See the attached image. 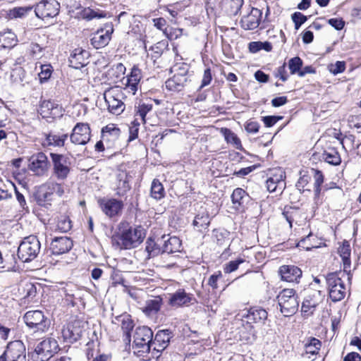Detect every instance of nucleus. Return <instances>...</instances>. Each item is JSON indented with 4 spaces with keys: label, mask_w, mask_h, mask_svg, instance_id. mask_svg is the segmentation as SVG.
<instances>
[{
    "label": "nucleus",
    "mask_w": 361,
    "mask_h": 361,
    "mask_svg": "<svg viewBox=\"0 0 361 361\" xmlns=\"http://www.w3.org/2000/svg\"><path fill=\"white\" fill-rule=\"evenodd\" d=\"M40 250V243L35 235L25 238L18 248V257L23 262L33 260Z\"/></svg>",
    "instance_id": "nucleus-5"
},
{
    "label": "nucleus",
    "mask_w": 361,
    "mask_h": 361,
    "mask_svg": "<svg viewBox=\"0 0 361 361\" xmlns=\"http://www.w3.org/2000/svg\"><path fill=\"white\" fill-rule=\"evenodd\" d=\"M328 23L337 30H342L345 25V22L341 18H331Z\"/></svg>",
    "instance_id": "nucleus-57"
},
{
    "label": "nucleus",
    "mask_w": 361,
    "mask_h": 361,
    "mask_svg": "<svg viewBox=\"0 0 361 361\" xmlns=\"http://www.w3.org/2000/svg\"><path fill=\"white\" fill-rule=\"evenodd\" d=\"M37 293L36 286L32 283H25L23 286L25 298H33Z\"/></svg>",
    "instance_id": "nucleus-48"
},
{
    "label": "nucleus",
    "mask_w": 361,
    "mask_h": 361,
    "mask_svg": "<svg viewBox=\"0 0 361 361\" xmlns=\"http://www.w3.org/2000/svg\"><path fill=\"white\" fill-rule=\"evenodd\" d=\"M73 247L72 240L68 237L55 238L51 243V250L53 255H59L68 252Z\"/></svg>",
    "instance_id": "nucleus-21"
},
{
    "label": "nucleus",
    "mask_w": 361,
    "mask_h": 361,
    "mask_svg": "<svg viewBox=\"0 0 361 361\" xmlns=\"http://www.w3.org/2000/svg\"><path fill=\"white\" fill-rule=\"evenodd\" d=\"M104 98L109 112L114 115H120L125 109L124 94L121 88L114 87L106 90Z\"/></svg>",
    "instance_id": "nucleus-4"
},
{
    "label": "nucleus",
    "mask_w": 361,
    "mask_h": 361,
    "mask_svg": "<svg viewBox=\"0 0 361 361\" xmlns=\"http://www.w3.org/2000/svg\"><path fill=\"white\" fill-rule=\"evenodd\" d=\"M210 220L211 218L207 208L201 206L195 216L192 225L197 230L202 231L208 228Z\"/></svg>",
    "instance_id": "nucleus-22"
},
{
    "label": "nucleus",
    "mask_w": 361,
    "mask_h": 361,
    "mask_svg": "<svg viewBox=\"0 0 361 361\" xmlns=\"http://www.w3.org/2000/svg\"><path fill=\"white\" fill-rule=\"evenodd\" d=\"M259 125L256 121H249L245 126V130L250 133H256L259 131Z\"/></svg>",
    "instance_id": "nucleus-64"
},
{
    "label": "nucleus",
    "mask_w": 361,
    "mask_h": 361,
    "mask_svg": "<svg viewBox=\"0 0 361 361\" xmlns=\"http://www.w3.org/2000/svg\"><path fill=\"white\" fill-rule=\"evenodd\" d=\"M0 361H27L24 343L19 340L10 342L0 356Z\"/></svg>",
    "instance_id": "nucleus-8"
},
{
    "label": "nucleus",
    "mask_w": 361,
    "mask_h": 361,
    "mask_svg": "<svg viewBox=\"0 0 361 361\" xmlns=\"http://www.w3.org/2000/svg\"><path fill=\"white\" fill-rule=\"evenodd\" d=\"M171 332L169 329L159 331L153 340L154 343H159L162 345V348H166L171 338Z\"/></svg>",
    "instance_id": "nucleus-39"
},
{
    "label": "nucleus",
    "mask_w": 361,
    "mask_h": 361,
    "mask_svg": "<svg viewBox=\"0 0 361 361\" xmlns=\"http://www.w3.org/2000/svg\"><path fill=\"white\" fill-rule=\"evenodd\" d=\"M322 343L316 338H310L305 344L306 354L317 355L321 348Z\"/></svg>",
    "instance_id": "nucleus-36"
},
{
    "label": "nucleus",
    "mask_w": 361,
    "mask_h": 361,
    "mask_svg": "<svg viewBox=\"0 0 361 361\" xmlns=\"http://www.w3.org/2000/svg\"><path fill=\"white\" fill-rule=\"evenodd\" d=\"M38 111L43 118H59L63 114L62 106L50 100L42 101Z\"/></svg>",
    "instance_id": "nucleus-17"
},
{
    "label": "nucleus",
    "mask_w": 361,
    "mask_h": 361,
    "mask_svg": "<svg viewBox=\"0 0 361 361\" xmlns=\"http://www.w3.org/2000/svg\"><path fill=\"white\" fill-rule=\"evenodd\" d=\"M97 202L104 214L110 218L120 215L123 208V202L115 198H102Z\"/></svg>",
    "instance_id": "nucleus-13"
},
{
    "label": "nucleus",
    "mask_w": 361,
    "mask_h": 361,
    "mask_svg": "<svg viewBox=\"0 0 361 361\" xmlns=\"http://www.w3.org/2000/svg\"><path fill=\"white\" fill-rule=\"evenodd\" d=\"M165 10L169 12L172 17L175 18L180 11H183V7L179 3H175L166 6L165 7Z\"/></svg>",
    "instance_id": "nucleus-52"
},
{
    "label": "nucleus",
    "mask_w": 361,
    "mask_h": 361,
    "mask_svg": "<svg viewBox=\"0 0 361 361\" xmlns=\"http://www.w3.org/2000/svg\"><path fill=\"white\" fill-rule=\"evenodd\" d=\"M121 130L115 124L110 123L102 130V137L103 140H115L118 138Z\"/></svg>",
    "instance_id": "nucleus-33"
},
{
    "label": "nucleus",
    "mask_w": 361,
    "mask_h": 361,
    "mask_svg": "<svg viewBox=\"0 0 361 361\" xmlns=\"http://www.w3.org/2000/svg\"><path fill=\"white\" fill-rule=\"evenodd\" d=\"M281 116H267L262 117V121L266 127L270 128L276 123L278 121L281 119Z\"/></svg>",
    "instance_id": "nucleus-55"
},
{
    "label": "nucleus",
    "mask_w": 361,
    "mask_h": 361,
    "mask_svg": "<svg viewBox=\"0 0 361 361\" xmlns=\"http://www.w3.org/2000/svg\"><path fill=\"white\" fill-rule=\"evenodd\" d=\"M313 173L314 183V190L315 195H319L321 192L320 186L324 182V176L322 173L317 169H312Z\"/></svg>",
    "instance_id": "nucleus-46"
},
{
    "label": "nucleus",
    "mask_w": 361,
    "mask_h": 361,
    "mask_svg": "<svg viewBox=\"0 0 361 361\" xmlns=\"http://www.w3.org/2000/svg\"><path fill=\"white\" fill-rule=\"evenodd\" d=\"M292 20L295 25V29L298 30L300 27L307 20V18L300 12H295L292 15Z\"/></svg>",
    "instance_id": "nucleus-50"
},
{
    "label": "nucleus",
    "mask_w": 361,
    "mask_h": 361,
    "mask_svg": "<svg viewBox=\"0 0 361 361\" xmlns=\"http://www.w3.org/2000/svg\"><path fill=\"white\" fill-rule=\"evenodd\" d=\"M146 251L149 253V256H154L157 255L159 252V250L157 248H154L155 243L154 240L151 239H148L146 242Z\"/></svg>",
    "instance_id": "nucleus-56"
},
{
    "label": "nucleus",
    "mask_w": 361,
    "mask_h": 361,
    "mask_svg": "<svg viewBox=\"0 0 361 361\" xmlns=\"http://www.w3.org/2000/svg\"><path fill=\"white\" fill-rule=\"evenodd\" d=\"M41 71L39 73V80L40 83L47 82L51 77L53 68L50 64H44L40 66Z\"/></svg>",
    "instance_id": "nucleus-45"
},
{
    "label": "nucleus",
    "mask_w": 361,
    "mask_h": 361,
    "mask_svg": "<svg viewBox=\"0 0 361 361\" xmlns=\"http://www.w3.org/2000/svg\"><path fill=\"white\" fill-rule=\"evenodd\" d=\"M195 301L192 295L188 293L183 289H178L174 293H173L169 300V303L172 307H181L188 306L190 304H192Z\"/></svg>",
    "instance_id": "nucleus-19"
},
{
    "label": "nucleus",
    "mask_w": 361,
    "mask_h": 361,
    "mask_svg": "<svg viewBox=\"0 0 361 361\" xmlns=\"http://www.w3.org/2000/svg\"><path fill=\"white\" fill-rule=\"evenodd\" d=\"M171 72H174V74L177 75H182V77L188 78L187 74L188 72V67L184 63L178 64L171 68Z\"/></svg>",
    "instance_id": "nucleus-51"
},
{
    "label": "nucleus",
    "mask_w": 361,
    "mask_h": 361,
    "mask_svg": "<svg viewBox=\"0 0 361 361\" xmlns=\"http://www.w3.org/2000/svg\"><path fill=\"white\" fill-rule=\"evenodd\" d=\"M151 348L153 347V352H151L150 356L151 359L152 357H158L159 356V353H161L162 350H164L166 348H162V345H160V343H154V341L152 340L151 343Z\"/></svg>",
    "instance_id": "nucleus-59"
},
{
    "label": "nucleus",
    "mask_w": 361,
    "mask_h": 361,
    "mask_svg": "<svg viewBox=\"0 0 361 361\" xmlns=\"http://www.w3.org/2000/svg\"><path fill=\"white\" fill-rule=\"evenodd\" d=\"M28 169L37 176L44 175L50 166L47 157L43 152L32 154L28 159Z\"/></svg>",
    "instance_id": "nucleus-11"
},
{
    "label": "nucleus",
    "mask_w": 361,
    "mask_h": 361,
    "mask_svg": "<svg viewBox=\"0 0 361 361\" xmlns=\"http://www.w3.org/2000/svg\"><path fill=\"white\" fill-rule=\"evenodd\" d=\"M224 131V137L225 140L228 143H231L234 145L237 149H240L241 147V142L240 139L237 137V135L232 132L231 130L225 128Z\"/></svg>",
    "instance_id": "nucleus-44"
},
{
    "label": "nucleus",
    "mask_w": 361,
    "mask_h": 361,
    "mask_svg": "<svg viewBox=\"0 0 361 361\" xmlns=\"http://www.w3.org/2000/svg\"><path fill=\"white\" fill-rule=\"evenodd\" d=\"M245 260L241 258H238L235 260L230 261L224 265V271L226 274H230L236 271L239 265L243 263Z\"/></svg>",
    "instance_id": "nucleus-47"
},
{
    "label": "nucleus",
    "mask_w": 361,
    "mask_h": 361,
    "mask_svg": "<svg viewBox=\"0 0 361 361\" xmlns=\"http://www.w3.org/2000/svg\"><path fill=\"white\" fill-rule=\"evenodd\" d=\"M60 11V4L56 0H41L35 6V16L42 20L56 16Z\"/></svg>",
    "instance_id": "nucleus-9"
},
{
    "label": "nucleus",
    "mask_w": 361,
    "mask_h": 361,
    "mask_svg": "<svg viewBox=\"0 0 361 361\" xmlns=\"http://www.w3.org/2000/svg\"><path fill=\"white\" fill-rule=\"evenodd\" d=\"M222 274L220 271L210 276L208 280V284L213 288H217V281L221 278Z\"/></svg>",
    "instance_id": "nucleus-61"
},
{
    "label": "nucleus",
    "mask_w": 361,
    "mask_h": 361,
    "mask_svg": "<svg viewBox=\"0 0 361 361\" xmlns=\"http://www.w3.org/2000/svg\"><path fill=\"white\" fill-rule=\"evenodd\" d=\"M246 195V192L242 188H236L233 190L231 199L233 204H238L240 205L242 204V200L245 197Z\"/></svg>",
    "instance_id": "nucleus-49"
},
{
    "label": "nucleus",
    "mask_w": 361,
    "mask_h": 361,
    "mask_svg": "<svg viewBox=\"0 0 361 361\" xmlns=\"http://www.w3.org/2000/svg\"><path fill=\"white\" fill-rule=\"evenodd\" d=\"M114 32V26L112 23H108L104 28L97 30L92 35L90 39L91 44L95 49H100L106 47L111 39V35Z\"/></svg>",
    "instance_id": "nucleus-14"
},
{
    "label": "nucleus",
    "mask_w": 361,
    "mask_h": 361,
    "mask_svg": "<svg viewBox=\"0 0 361 361\" xmlns=\"http://www.w3.org/2000/svg\"><path fill=\"white\" fill-rule=\"evenodd\" d=\"M153 108V104L151 102H140L135 106V118L133 121V124L139 126L140 123H146V116L148 113L151 112Z\"/></svg>",
    "instance_id": "nucleus-25"
},
{
    "label": "nucleus",
    "mask_w": 361,
    "mask_h": 361,
    "mask_svg": "<svg viewBox=\"0 0 361 361\" xmlns=\"http://www.w3.org/2000/svg\"><path fill=\"white\" fill-rule=\"evenodd\" d=\"M312 236V235L311 233L307 235L298 243V246L306 249L307 250H310L312 247H316L317 246L315 245L309 243Z\"/></svg>",
    "instance_id": "nucleus-54"
},
{
    "label": "nucleus",
    "mask_w": 361,
    "mask_h": 361,
    "mask_svg": "<svg viewBox=\"0 0 361 361\" xmlns=\"http://www.w3.org/2000/svg\"><path fill=\"white\" fill-rule=\"evenodd\" d=\"M276 298L280 310L285 317L293 315L297 312L299 302L295 290L292 288L283 289L279 293Z\"/></svg>",
    "instance_id": "nucleus-3"
},
{
    "label": "nucleus",
    "mask_w": 361,
    "mask_h": 361,
    "mask_svg": "<svg viewBox=\"0 0 361 361\" xmlns=\"http://www.w3.org/2000/svg\"><path fill=\"white\" fill-rule=\"evenodd\" d=\"M279 273L283 281L290 283H298L302 276L300 268L293 265H283L280 267Z\"/></svg>",
    "instance_id": "nucleus-20"
},
{
    "label": "nucleus",
    "mask_w": 361,
    "mask_h": 361,
    "mask_svg": "<svg viewBox=\"0 0 361 361\" xmlns=\"http://www.w3.org/2000/svg\"><path fill=\"white\" fill-rule=\"evenodd\" d=\"M42 188L44 190L43 197L46 200H51L52 195L54 194L61 197L64 192L62 185L54 181L47 182Z\"/></svg>",
    "instance_id": "nucleus-26"
},
{
    "label": "nucleus",
    "mask_w": 361,
    "mask_h": 361,
    "mask_svg": "<svg viewBox=\"0 0 361 361\" xmlns=\"http://www.w3.org/2000/svg\"><path fill=\"white\" fill-rule=\"evenodd\" d=\"M180 247L181 240L176 236H171L164 240L162 252L168 254L180 252Z\"/></svg>",
    "instance_id": "nucleus-30"
},
{
    "label": "nucleus",
    "mask_w": 361,
    "mask_h": 361,
    "mask_svg": "<svg viewBox=\"0 0 361 361\" xmlns=\"http://www.w3.org/2000/svg\"><path fill=\"white\" fill-rule=\"evenodd\" d=\"M71 228V222L66 216H61L58 218L55 230L62 233L68 232Z\"/></svg>",
    "instance_id": "nucleus-42"
},
{
    "label": "nucleus",
    "mask_w": 361,
    "mask_h": 361,
    "mask_svg": "<svg viewBox=\"0 0 361 361\" xmlns=\"http://www.w3.org/2000/svg\"><path fill=\"white\" fill-rule=\"evenodd\" d=\"M67 137V135H57L54 134H49L47 135L46 140L43 145L44 146L61 147L64 145V142Z\"/></svg>",
    "instance_id": "nucleus-35"
},
{
    "label": "nucleus",
    "mask_w": 361,
    "mask_h": 361,
    "mask_svg": "<svg viewBox=\"0 0 361 361\" xmlns=\"http://www.w3.org/2000/svg\"><path fill=\"white\" fill-rule=\"evenodd\" d=\"M162 305V299L159 296L154 297L152 299L147 300L145 306L141 309L147 316H153L156 314Z\"/></svg>",
    "instance_id": "nucleus-28"
},
{
    "label": "nucleus",
    "mask_w": 361,
    "mask_h": 361,
    "mask_svg": "<svg viewBox=\"0 0 361 361\" xmlns=\"http://www.w3.org/2000/svg\"><path fill=\"white\" fill-rule=\"evenodd\" d=\"M17 37L11 30L0 33V47L2 48H11L16 44Z\"/></svg>",
    "instance_id": "nucleus-32"
},
{
    "label": "nucleus",
    "mask_w": 361,
    "mask_h": 361,
    "mask_svg": "<svg viewBox=\"0 0 361 361\" xmlns=\"http://www.w3.org/2000/svg\"><path fill=\"white\" fill-rule=\"evenodd\" d=\"M320 301V292L314 291L312 295H309L305 298L302 303V312L307 316L312 314Z\"/></svg>",
    "instance_id": "nucleus-23"
},
{
    "label": "nucleus",
    "mask_w": 361,
    "mask_h": 361,
    "mask_svg": "<svg viewBox=\"0 0 361 361\" xmlns=\"http://www.w3.org/2000/svg\"><path fill=\"white\" fill-rule=\"evenodd\" d=\"M338 252L342 259L350 258V248L349 244H343V246L340 247Z\"/></svg>",
    "instance_id": "nucleus-63"
},
{
    "label": "nucleus",
    "mask_w": 361,
    "mask_h": 361,
    "mask_svg": "<svg viewBox=\"0 0 361 361\" xmlns=\"http://www.w3.org/2000/svg\"><path fill=\"white\" fill-rule=\"evenodd\" d=\"M145 237V231L142 226H130L122 231L120 240L121 247L131 249L142 243Z\"/></svg>",
    "instance_id": "nucleus-6"
},
{
    "label": "nucleus",
    "mask_w": 361,
    "mask_h": 361,
    "mask_svg": "<svg viewBox=\"0 0 361 361\" xmlns=\"http://www.w3.org/2000/svg\"><path fill=\"white\" fill-rule=\"evenodd\" d=\"M90 137L91 130L87 123H78L70 135L71 142L80 145H86L90 141Z\"/></svg>",
    "instance_id": "nucleus-12"
},
{
    "label": "nucleus",
    "mask_w": 361,
    "mask_h": 361,
    "mask_svg": "<svg viewBox=\"0 0 361 361\" xmlns=\"http://www.w3.org/2000/svg\"><path fill=\"white\" fill-rule=\"evenodd\" d=\"M247 322L263 323L267 318V312L265 310L261 308H251L246 317Z\"/></svg>",
    "instance_id": "nucleus-29"
},
{
    "label": "nucleus",
    "mask_w": 361,
    "mask_h": 361,
    "mask_svg": "<svg viewBox=\"0 0 361 361\" xmlns=\"http://www.w3.org/2000/svg\"><path fill=\"white\" fill-rule=\"evenodd\" d=\"M107 13L104 11H101L99 9H92L90 8H85L82 11V17L83 18L90 20L94 18H104L107 17Z\"/></svg>",
    "instance_id": "nucleus-37"
},
{
    "label": "nucleus",
    "mask_w": 361,
    "mask_h": 361,
    "mask_svg": "<svg viewBox=\"0 0 361 361\" xmlns=\"http://www.w3.org/2000/svg\"><path fill=\"white\" fill-rule=\"evenodd\" d=\"M43 49V47H42L39 44L36 42H31L26 45V54L30 59H36L42 56Z\"/></svg>",
    "instance_id": "nucleus-40"
},
{
    "label": "nucleus",
    "mask_w": 361,
    "mask_h": 361,
    "mask_svg": "<svg viewBox=\"0 0 361 361\" xmlns=\"http://www.w3.org/2000/svg\"><path fill=\"white\" fill-rule=\"evenodd\" d=\"M133 328V323L130 319H123L121 324V329L127 337L130 336V332Z\"/></svg>",
    "instance_id": "nucleus-53"
},
{
    "label": "nucleus",
    "mask_w": 361,
    "mask_h": 361,
    "mask_svg": "<svg viewBox=\"0 0 361 361\" xmlns=\"http://www.w3.org/2000/svg\"><path fill=\"white\" fill-rule=\"evenodd\" d=\"M58 350L57 341L54 338H47L37 344L35 353L38 356L37 361H47L57 353Z\"/></svg>",
    "instance_id": "nucleus-10"
},
{
    "label": "nucleus",
    "mask_w": 361,
    "mask_h": 361,
    "mask_svg": "<svg viewBox=\"0 0 361 361\" xmlns=\"http://www.w3.org/2000/svg\"><path fill=\"white\" fill-rule=\"evenodd\" d=\"M303 62L302 59L298 57L295 56L292 59H290L288 61V68L290 70V72L292 75L298 74L299 75V72L300 71L302 67Z\"/></svg>",
    "instance_id": "nucleus-43"
},
{
    "label": "nucleus",
    "mask_w": 361,
    "mask_h": 361,
    "mask_svg": "<svg viewBox=\"0 0 361 361\" xmlns=\"http://www.w3.org/2000/svg\"><path fill=\"white\" fill-rule=\"evenodd\" d=\"M26 325L33 329L34 332H46L49 327V322L40 310L27 312L24 315Z\"/></svg>",
    "instance_id": "nucleus-7"
},
{
    "label": "nucleus",
    "mask_w": 361,
    "mask_h": 361,
    "mask_svg": "<svg viewBox=\"0 0 361 361\" xmlns=\"http://www.w3.org/2000/svg\"><path fill=\"white\" fill-rule=\"evenodd\" d=\"M153 333L145 326L137 327L134 334V353L142 360H151V343Z\"/></svg>",
    "instance_id": "nucleus-1"
},
{
    "label": "nucleus",
    "mask_w": 361,
    "mask_h": 361,
    "mask_svg": "<svg viewBox=\"0 0 361 361\" xmlns=\"http://www.w3.org/2000/svg\"><path fill=\"white\" fill-rule=\"evenodd\" d=\"M50 155L54 165V175L58 180H65L70 173V169L65 157L54 153H51Z\"/></svg>",
    "instance_id": "nucleus-16"
},
{
    "label": "nucleus",
    "mask_w": 361,
    "mask_h": 361,
    "mask_svg": "<svg viewBox=\"0 0 361 361\" xmlns=\"http://www.w3.org/2000/svg\"><path fill=\"white\" fill-rule=\"evenodd\" d=\"M87 52L81 49H75L69 59L71 66L75 69L85 66L87 63Z\"/></svg>",
    "instance_id": "nucleus-27"
},
{
    "label": "nucleus",
    "mask_w": 361,
    "mask_h": 361,
    "mask_svg": "<svg viewBox=\"0 0 361 361\" xmlns=\"http://www.w3.org/2000/svg\"><path fill=\"white\" fill-rule=\"evenodd\" d=\"M141 80V71L134 66L130 75L127 76L126 82H125V89L130 93L135 94L138 90L140 81Z\"/></svg>",
    "instance_id": "nucleus-24"
},
{
    "label": "nucleus",
    "mask_w": 361,
    "mask_h": 361,
    "mask_svg": "<svg viewBox=\"0 0 361 361\" xmlns=\"http://www.w3.org/2000/svg\"><path fill=\"white\" fill-rule=\"evenodd\" d=\"M285 178V173L281 169H275L274 173L266 181L268 191L281 194L286 188Z\"/></svg>",
    "instance_id": "nucleus-15"
},
{
    "label": "nucleus",
    "mask_w": 361,
    "mask_h": 361,
    "mask_svg": "<svg viewBox=\"0 0 361 361\" xmlns=\"http://www.w3.org/2000/svg\"><path fill=\"white\" fill-rule=\"evenodd\" d=\"M322 159L328 164L331 165H338L341 163L339 154L334 149L329 151H324L322 154Z\"/></svg>",
    "instance_id": "nucleus-38"
},
{
    "label": "nucleus",
    "mask_w": 361,
    "mask_h": 361,
    "mask_svg": "<svg viewBox=\"0 0 361 361\" xmlns=\"http://www.w3.org/2000/svg\"><path fill=\"white\" fill-rule=\"evenodd\" d=\"M151 196L155 200H161L164 197V189L162 184L157 179L152 183Z\"/></svg>",
    "instance_id": "nucleus-41"
},
{
    "label": "nucleus",
    "mask_w": 361,
    "mask_h": 361,
    "mask_svg": "<svg viewBox=\"0 0 361 361\" xmlns=\"http://www.w3.org/2000/svg\"><path fill=\"white\" fill-rule=\"evenodd\" d=\"M276 76L279 77L283 82L288 80V75L286 72L285 63L277 68Z\"/></svg>",
    "instance_id": "nucleus-58"
},
{
    "label": "nucleus",
    "mask_w": 361,
    "mask_h": 361,
    "mask_svg": "<svg viewBox=\"0 0 361 361\" xmlns=\"http://www.w3.org/2000/svg\"><path fill=\"white\" fill-rule=\"evenodd\" d=\"M117 195H123L129 189L130 185L128 183V176L125 172H120L117 175Z\"/></svg>",
    "instance_id": "nucleus-34"
},
{
    "label": "nucleus",
    "mask_w": 361,
    "mask_h": 361,
    "mask_svg": "<svg viewBox=\"0 0 361 361\" xmlns=\"http://www.w3.org/2000/svg\"><path fill=\"white\" fill-rule=\"evenodd\" d=\"M345 63L343 61H337L334 65L332 66V68L330 69L331 72H332L334 75L338 73H341L345 71Z\"/></svg>",
    "instance_id": "nucleus-62"
},
{
    "label": "nucleus",
    "mask_w": 361,
    "mask_h": 361,
    "mask_svg": "<svg viewBox=\"0 0 361 361\" xmlns=\"http://www.w3.org/2000/svg\"><path fill=\"white\" fill-rule=\"evenodd\" d=\"M345 273L341 271L331 272L326 276L329 295L334 302L342 300L345 296L346 288L342 279Z\"/></svg>",
    "instance_id": "nucleus-2"
},
{
    "label": "nucleus",
    "mask_w": 361,
    "mask_h": 361,
    "mask_svg": "<svg viewBox=\"0 0 361 361\" xmlns=\"http://www.w3.org/2000/svg\"><path fill=\"white\" fill-rule=\"evenodd\" d=\"M188 81V78L176 74L166 81V87L171 91H180Z\"/></svg>",
    "instance_id": "nucleus-31"
},
{
    "label": "nucleus",
    "mask_w": 361,
    "mask_h": 361,
    "mask_svg": "<svg viewBox=\"0 0 361 361\" xmlns=\"http://www.w3.org/2000/svg\"><path fill=\"white\" fill-rule=\"evenodd\" d=\"M262 12L261 10L252 8L247 16L242 18L240 20L241 27L246 30H251L257 28L261 21Z\"/></svg>",
    "instance_id": "nucleus-18"
},
{
    "label": "nucleus",
    "mask_w": 361,
    "mask_h": 361,
    "mask_svg": "<svg viewBox=\"0 0 361 361\" xmlns=\"http://www.w3.org/2000/svg\"><path fill=\"white\" fill-rule=\"evenodd\" d=\"M154 25L159 30L165 33L166 30V20L163 18H158L153 19Z\"/></svg>",
    "instance_id": "nucleus-60"
}]
</instances>
